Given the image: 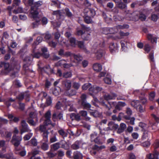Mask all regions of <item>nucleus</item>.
Listing matches in <instances>:
<instances>
[{"instance_id":"43","label":"nucleus","mask_w":159,"mask_h":159,"mask_svg":"<svg viewBox=\"0 0 159 159\" xmlns=\"http://www.w3.org/2000/svg\"><path fill=\"white\" fill-rule=\"evenodd\" d=\"M82 156L80 152H77L75 154L73 157L74 159H79L80 157H82Z\"/></svg>"},{"instance_id":"49","label":"nucleus","mask_w":159,"mask_h":159,"mask_svg":"<svg viewBox=\"0 0 159 159\" xmlns=\"http://www.w3.org/2000/svg\"><path fill=\"white\" fill-rule=\"evenodd\" d=\"M32 136V133H30L26 135L23 138L25 140H29Z\"/></svg>"},{"instance_id":"10","label":"nucleus","mask_w":159,"mask_h":159,"mask_svg":"<svg viewBox=\"0 0 159 159\" xmlns=\"http://www.w3.org/2000/svg\"><path fill=\"white\" fill-rule=\"evenodd\" d=\"M62 85L66 90H69L71 86V82L70 80H66L62 81Z\"/></svg>"},{"instance_id":"38","label":"nucleus","mask_w":159,"mask_h":159,"mask_svg":"<svg viewBox=\"0 0 159 159\" xmlns=\"http://www.w3.org/2000/svg\"><path fill=\"white\" fill-rule=\"evenodd\" d=\"M109 48L111 52H112L116 49V47L114 43H111L110 45Z\"/></svg>"},{"instance_id":"23","label":"nucleus","mask_w":159,"mask_h":159,"mask_svg":"<svg viewBox=\"0 0 159 159\" xmlns=\"http://www.w3.org/2000/svg\"><path fill=\"white\" fill-rule=\"evenodd\" d=\"M77 44L78 47L83 50L84 51L86 52H87V50L85 46L84 45V43L83 42L79 41L77 42Z\"/></svg>"},{"instance_id":"29","label":"nucleus","mask_w":159,"mask_h":159,"mask_svg":"<svg viewBox=\"0 0 159 159\" xmlns=\"http://www.w3.org/2000/svg\"><path fill=\"white\" fill-rule=\"evenodd\" d=\"M5 141L3 140H0V148H3L2 149V151H6V147H5Z\"/></svg>"},{"instance_id":"64","label":"nucleus","mask_w":159,"mask_h":159,"mask_svg":"<svg viewBox=\"0 0 159 159\" xmlns=\"http://www.w3.org/2000/svg\"><path fill=\"white\" fill-rule=\"evenodd\" d=\"M70 42L72 45H75L76 42V40L75 38L71 37L70 38Z\"/></svg>"},{"instance_id":"44","label":"nucleus","mask_w":159,"mask_h":159,"mask_svg":"<svg viewBox=\"0 0 159 159\" xmlns=\"http://www.w3.org/2000/svg\"><path fill=\"white\" fill-rule=\"evenodd\" d=\"M80 86V84L76 82H74L73 83V87L76 90H78Z\"/></svg>"},{"instance_id":"9","label":"nucleus","mask_w":159,"mask_h":159,"mask_svg":"<svg viewBox=\"0 0 159 159\" xmlns=\"http://www.w3.org/2000/svg\"><path fill=\"white\" fill-rule=\"evenodd\" d=\"M102 89L101 87L96 86L90 87L89 88V90L90 94L92 95L93 93H97L98 92L102 90Z\"/></svg>"},{"instance_id":"40","label":"nucleus","mask_w":159,"mask_h":159,"mask_svg":"<svg viewBox=\"0 0 159 159\" xmlns=\"http://www.w3.org/2000/svg\"><path fill=\"white\" fill-rule=\"evenodd\" d=\"M52 102V99L51 97L50 96L47 97L46 99V103L48 106H50L51 105Z\"/></svg>"},{"instance_id":"3","label":"nucleus","mask_w":159,"mask_h":159,"mask_svg":"<svg viewBox=\"0 0 159 159\" xmlns=\"http://www.w3.org/2000/svg\"><path fill=\"white\" fill-rule=\"evenodd\" d=\"M84 17L85 22L87 24L91 23L92 20L91 17H93L95 15V11H86L84 12Z\"/></svg>"},{"instance_id":"41","label":"nucleus","mask_w":159,"mask_h":159,"mask_svg":"<svg viewBox=\"0 0 159 159\" xmlns=\"http://www.w3.org/2000/svg\"><path fill=\"white\" fill-rule=\"evenodd\" d=\"M29 142L33 146H35L37 145V140L35 138H32Z\"/></svg>"},{"instance_id":"8","label":"nucleus","mask_w":159,"mask_h":159,"mask_svg":"<svg viewBox=\"0 0 159 159\" xmlns=\"http://www.w3.org/2000/svg\"><path fill=\"white\" fill-rule=\"evenodd\" d=\"M20 0H14L13 2V3L12 6L11 7L10 6H8L7 10H11L12 9H14L13 10H16V8H14L15 7H18L20 4ZM20 9H17L16 10H23V8L19 7Z\"/></svg>"},{"instance_id":"25","label":"nucleus","mask_w":159,"mask_h":159,"mask_svg":"<svg viewBox=\"0 0 159 159\" xmlns=\"http://www.w3.org/2000/svg\"><path fill=\"white\" fill-rule=\"evenodd\" d=\"M131 105L132 106L135 108L138 107L140 105L139 101L135 100H134L131 102Z\"/></svg>"},{"instance_id":"33","label":"nucleus","mask_w":159,"mask_h":159,"mask_svg":"<svg viewBox=\"0 0 159 159\" xmlns=\"http://www.w3.org/2000/svg\"><path fill=\"white\" fill-rule=\"evenodd\" d=\"M44 125H40L39 127V130L41 132H44L47 131H48L46 129V126L48 125H45L44 124Z\"/></svg>"},{"instance_id":"24","label":"nucleus","mask_w":159,"mask_h":159,"mask_svg":"<svg viewBox=\"0 0 159 159\" xmlns=\"http://www.w3.org/2000/svg\"><path fill=\"white\" fill-rule=\"evenodd\" d=\"M90 34L88 32H84V34L82 35V39L84 40H88L90 39Z\"/></svg>"},{"instance_id":"6","label":"nucleus","mask_w":159,"mask_h":159,"mask_svg":"<svg viewBox=\"0 0 159 159\" xmlns=\"http://www.w3.org/2000/svg\"><path fill=\"white\" fill-rule=\"evenodd\" d=\"M20 125V129L21 134H22L24 132H28L29 131V129L28 127V125L25 120L21 121Z\"/></svg>"},{"instance_id":"12","label":"nucleus","mask_w":159,"mask_h":159,"mask_svg":"<svg viewBox=\"0 0 159 159\" xmlns=\"http://www.w3.org/2000/svg\"><path fill=\"white\" fill-rule=\"evenodd\" d=\"M159 155V152L157 150H155L153 151L152 154L149 153L147 155V157L148 159H158Z\"/></svg>"},{"instance_id":"39","label":"nucleus","mask_w":159,"mask_h":159,"mask_svg":"<svg viewBox=\"0 0 159 159\" xmlns=\"http://www.w3.org/2000/svg\"><path fill=\"white\" fill-rule=\"evenodd\" d=\"M15 101V100L12 99L11 98H10L5 101V103L7 106L9 107L11 105L10 102H14Z\"/></svg>"},{"instance_id":"57","label":"nucleus","mask_w":159,"mask_h":159,"mask_svg":"<svg viewBox=\"0 0 159 159\" xmlns=\"http://www.w3.org/2000/svg\"><path fill=\"white\" fill-rule=\"evenodd\" d=\"M126 112L129 116H130L132 113V111L131 109L129 107H127L126 109Z\"/></svg>"},{"instance_id":"30","label":"nucleus","mask_w":159,"mask_h":159,"mask_svg":"<svg viewBox=\"0 0 159 159\" xmlns=\"http://www.w3.org/2000/svg\"><path fill=\"white\" fill-rule=\"evenodd\" d=\"M117 26L118 30L119 29H128L129 28V25L127 24H125L123 25H119Z\"/></svg>"},{"instance_id":"45","label":"nucleus","mask_w":159,"mask_h":159,"mask_svg":"<svg viewBox=\"0 0 159 159\" xmlns=\"http://www.w3.org/2000/svg\"><path fill=\"white\" fill-rule=\"evenodd\" d=\"M76 91L75 90L72 89L70 92H68L67 95L70 96H73L76 95Z\"/></svg>"},{"instance_id":"7","label":"nucleus","mask_w":159,"mask_h":159,"mask_svg":"<svg viewBox=\"0 0 159 159\" xmlns=\"http://www.w3.org/2000/svg\"><path fill=\"white\" fill-rule=\"evenodd\" d=\"M117 26L110 28H105L103 30V33L105 34H114L118 32Z\"/></svg>"},{"instance_id":"58","label":"nucleus","mask_w":159,"mask_h":159,"mask_svg":"<svg viewBox=\"0 0 159 159\" xmlns=\"http://www.w3.org/2000/svg\"><path fill=\"white\" fill-rule=\"evenodd\" d=\"M142 131H143V138L146 139L148 136V131L147 130H145L143 129Z\"/></svg>"},{"instance_id":"31","label":"nucleus","mask_w":159,"mask_h":159,"mask_svg":"<svg viewBox=\"0 0 159 159\" xmlns=\"http://www.w3.org/2000/svg\"><path fill=\"white\" fill-rule=\"evenodd\" d=\"M48 144L46 142L42 143L41 146V148L42 150L44 151L48 149Z\"/></svg>"},{"instance_id":"17","label":"nucleus","mask_w":159,"mask_h":159,"mask_svg":"<svg viewBox=\"0 0 159 159\" xmlns=\"http://www.w3.org/2000/svg\"><path fill=\"white\" fill-rule=\"evenodd\" d=\"M105 53L104 51L102 49H99L97 50L96 53V55L97 58L98 59H100L102 57Z\"/></svg>"},{"instance_id":"56","label":"nucleus","mask_w":159,"mask_h":159,"mask_svg":"<svg viewBox=\"0 0 159 159\" xmlns=\"http://www.w3.org/2000/svg\"><path fill=\"white\" fill-rule=\"evenodd\" d=\"M73 54L69 52H65L64 55L63 57H72Z\"/></svg>"},{"instance_id":"55","label":"nucleus","mask_w":159,"mask_h":159,"mask_svg":"<svg viewBox=\"0 0 159 159\" xmlns=\"http://www.w3.org/2000/svg\"><path fill=\"white\" fill-rule=\"evenodd\" d=\"M98 136H97V134L95 132H94L91 135V140L92 142H93V141L96 138H97V137Z\"/></svg>"},{"instance_id":"5","label":"nucleus","mask_w":159,"mask_h":159,"mask_svg":"<svg viewBox=\"0 0 159 159\" xmlns=\"http://www.w3.org/2000/svg\"><path fill=\"white\" fill-rule=\"evenodd\" d=\"M22 139L21 136H17L15 134L13 135L11 142L15 147H18L20 145Z\"/></svg>"},{"instance_id":"11","label":"nucleus","mask_w":159,"mask_h":159,"mask_svg":"<svg viewBox=\"0 0 159 159\" xmlns=\"http://www.w3.org/2000/svg\"><path fill=\"white\" fill-rule=\"evenodd\" d=\"M51 116V111L50 110H48L45 114L44 115V117L45 118V120L44 122V124L45 125H48L49 124L51 123L50 120V117Z\"/></svg>"},{"instance_id":"62","label":"nucleus","mask_w":159,"mask_h":159,"mask_svg":"<svg viewBox=\"0 0 159 159\" xmlns=\"http://www.w3.org/2000/svg\"><path fill=\"white\" fill-rule=\"evenodd\" d=\"M48 44L50 46L53 48H55L57 45V43L53 41H51L48 43Z\"/></svg>"},{"instance_id":"19","label":"nucleus","mask_w":159,"mask_h":159,"mask_svg":"<svg viewBox=\"0 0 159 159\" xmlns=\"http://www.w3.org/2000/svg\"><path fill=\"white\" fill-rule=\"evenodd\" d=\"M117 7L121 9H127V4L122 2L121 1L117 4H116Z\"/></svg>"},{"instance_id":"13","label":"nucleus","mask_w":159,"mask_h":159,"mask_svg":"<svg viewBox=\"0 0 159 159\" xmlns=\"http://www.w3.org/2000/svg\"><path fill=\"white\" fill-rule=\"evenodd\" d=\"M63 61H66L65 60H60L58 62V64L60 66H63V68L66 69H68L71 67L74 66L75 65L73 64L72 62L68 64L66 63H63Z\"/></svg>"},{"instance_id":"16","label":"nucleus","mask_w":159,"mask_h":159,"mask_svg":"<svg viewBox=\"0 0 159 159\" xmlns=\"http://www.w3.org/2000/svg\"><path fill=\"white\" fill-rule=\"evenodd\" d=\"M126 128V126L125 124L124 123H121L117 130V133L120 134L123 132Z\"/></svg>"},{"instance_id":"18","label":"nucleus","mask_w":159,"mask_h":159,"mask_svg":"<svg viewBox=\"0 0 159 159\" xmlns=\"http://www.w3.org/2000/svg\"><path fill=\"white\" fill-rule=\"evenodd\" d=\"M79 113L84 118V119L86 121H88L90 120V118L87 116V111L84 110L81 111L79 112Z\"/></svg>"},{"instance_id":"34","label":"nucleus","mask_w":159,"mask_h":159,"mask_svg":"<svg viewBox=\"0 0 159 159\" xmlns=\"http://www.w3.org/2000/svg\"><path fill=\"white\" fill-rule=\"evenodd\" d=\"M43 70L47 74H48L50 72H52V69L50 68L49 66L43 67Z\"/></svg>"},{"instance_id":"51","label":"nucleus","mask_w":159,"mask_h":159,"mask_svg":"<svg viewBox=\"0 0 159 159\" xmlns=\"http://www.w3.org/2000/svg\"><path fill=\"white\" fill-rule=\"evenodd\" d=\"M155 95V93L154 92H152L149 95V99L150 100L152 101L153 100Z\"/></svg>"},{"instance_id":"22","label":"nucleus","mask_w":159,"mask_h":159,"mask_svg":"<svg viewBox=\"0 0 159 159\" xmlns=\"http://www.w3.org/2000/svg\"><path fill=\"white\" fill-rule=\"evenodd\" d=\"M102 105L103 106H104L108 110H110L112 107L115 106L116 102H108V103L110 105V106L108 107L106 104L104 102H102Z\"/></svg>"},{"instance_id":"63","label":"nucleus","mask_w":159,"mask_h":159,"mask_svg":"<svg viewBox=\"0 0 159 159\" xmlns=\"http://www.w3.org/2000/svg\"><path fill=\"white\" fill-rule=\"evenodd\" d=\"M105 82L107 84H110L111 83V80L109 78L106 77L104 79Z\"/></svg>"},{"instance_id":"27","label":"nucleus","mask_w":159,"mask_h":159,"mask_svg":"<svg viewBox=\"0 0 159 159\" xmlns=\"http://www.w3.org/2000/svg\"><path fill=\"white\" fill-rule=\"evenodd\" d=\"M105 148V146L104 145L98 146L97 145H95L93 148L92 150H96L97 151H99L101 150V149H104Z\"/></svg>"},{"instance_id":"48","label":"nucleus","mask_w":159,"mask_h":159,"mask_svg":"<svg viewBox=\"0 0 159 159\" xmlns=\"http://www.w3.org/2000/svg\"><path fill=\"white\" fill-rule=\"evenodd\" d=\"M71 148L73 149L76 150L79 148V145L78 144L75 143L71 145Z\"/></svg>"},{"instance_id":"46","label":"nucleus","mask_w":159,"mask_h":159,"mask_svg":"<svg viewBox=\"0 0 159 159\" xmlns=\"http://www.w3.org/2000/svg\"><path fill=\"white\" fill-rule=\"evenodd\" d=\"M151 47L149 44H145L144 46V50L147 52H148L151 50Z\"/></svg>"},{"instance_id":"42","label":"nucleus","mask_w":159,"mask_h":159,"mask_svg":"<svg viewBox=\"0 0 159 159\" xmlns=\"http://www.w3.org/2000/svg\"><path fill=\"white\" fill-rule=\"evenodd\" d=\"M63 76L65 78H70L72 76V74L70 72H66L63 73Z\"/></svg>"},{"instance_id":"54","label":"nucleus","mask_w":159,"mask_h":159,"mask_svg":"<svg viewBox=\"0 0 159 159\" xmlns=\"http://www.w3.org/2000/svg\"><path fill=\"white\" fill-rule=\"evenodd\" d=\"M36 114L35 111L31 112L29 114V116L30 118H34L36 117Z\"/></svg>"},{"instance_id":"32","label":"nucleus","mask_w":159,"mask_h":159,"mask_svg":"<svg viewBox=\"0 0 159 159\" xmlns=\"http://www.w3.org/2000/svg\"><path fill=\"white\" fill-rule=\"evenodd\" d=\"M58 132L63 138L66 137L67 135V133L62 129L59 130Z\"/></svg>"},{"instance_id":"20","label":"nucleus","mask_w":159,"mask_h":159,"mask_svg":"<svg viewBox=\"0 0 159 159\" xmlns=\"http://www.w3.org/2000/svg\"><path fill=\"white\" fill-rule=\"evenodd\" d=\"M93 68L94 70L98 72L102 70V66L100 64L96 63L93 65Z\"/></svg>"},{"instance_id":"36","label":"nucleus","mask_w":159,"mask_h":159,"mask_svg":"<svg viewBox=\"0 0 159 159\" xmlns=\"http://www.w3.org/2000/svg\"><path fill=\"white\" fill-rule=\"evenodd\" d=\"M43 136L45 142H47L48 141V135L49 134V132L48 131H47L45 132H43Z\"/></svg>"},{"instance_id":"26","label":"nucleus","mask_w":159,"mask_h":159,"mask_svg":"<svg viewBox=\"0 0 159 159\" xmlns=\"http://www.w3.org/2000/svg\"><path fill=\"white\" fill-rule=\"evenodd\" d=\"M90 114L94 117H98L101 116V114L96 110H94L93 111L90 112Z\"/></svg>"},{"instance_id":"50","label":"nucleus","mask_w":159,"mask_h":159,"mask_svg":"<svg viewBox=\"0 0 159 159\" xmlns=\"http://www.w3.org/2000/svg\"><path fill=\"white\" fill-rule=\"evenodd\" d=\"M91 86V84L89 83L85 84L82 86V89L83 90H85Z\"/></svg>"},{"instance_id":"21","label":"nucleus","mask_w":159,"mask_h":159,"mask_svg":"<svg viewBox=\"0 0 159 159\" xmlns=\"http://www.w3.org/2000/svg\"><path fill=\"white\" fill-rule=\"evenodd\" d=\"M81 105L84 108L86 109H89L91 107V104L87 102L86 101L82 102Z\"/></svg>"},{"instance_id":"59","label":"nucleus","mask_w":159,"mask_h":159,"mask_svg":"<svg viewBox=\"0 0 159 159\" xmlns=\"http://www.w3.org/2000/svg\"><path fill=\"white\" fill-rule=\"evenodd\" d=\"M32 60V58L29 56H27L25 57L24 59V61L26 62L30 63Z\"/></svg>"},{"instance_id":"47","label":"nucleus","mask_w":159,"mask_h":159,"mask_svg":"<svg viewBox=\"0 0 159 159\" xmlns=\"http://www.w3.org/2000/svg\"><path fill=\"white\" fill-rule=\"evenodd\" d=\"M33 57H35L37 58H39L41 56V53L40 52H33L32 54Z\"/></svg>"},{"instance_id":"35","label":"nucleus","mask_w":159,"mask_h":159,"mask_svg":"<svg viewBox=\"0 0 159 159\" xmlns=\"http://www.w3.org/2000/svg\"><path fill=\"white\" fill-rule=\"evenodd\" d=\"M136 7H138L141 6H143L145 4L143 0L141 1H136L134 2Z\"/></svg>"},{"instance_id":"61","label":"nucleus","mask_w":159,"mask_h":159,"mask_svg":"<svg viewBox=\"0 0 159 159\" xmlns=\"http://www.w3.org/2000/svg\"><path fill=\"white\" fill-rule=\"evenodd\" d=\"M80 98L81 99V102H85L86 101L87 95L85 94H82L80 97Z\"/></svg>"},{"instance_id":"14","label":"nucleus","mask_w":159,"mask_h":159,"mask_svg":"<svg viewBox=\"0 0 159 159\" xmlns=\"http://www.w3.org/2000/svg\"><path fill=\"white\" fill-rule=\"evenodd\" d=\"M116 96V95L114 93H111L110 94L106 93L103 96L104 99L107 100L114 99Z\"/></svg>"},{"instance_id":"28","label":"nucleus","mask_w":159,"mask_h":159,"mask_svg":"<svg viewBox=\"0 0 159 159\" xmlns=\"http://www.w3.org/2000/svg\"><path fill=\"white\" fill-rule=\"evenodd\" d=\"M60 148V143H57L52 144L51 146V148L54 151H56Z\"/></svg>"},{"instance_id":"53","label":"nucleus","mask_w":159,"mask_h":159,"mask_svg":"<svg viewBox=\"0 0 159 159\" xmlns=\"http://www.w3.org/2000/svg\"><path fill=\"white\" fill-rule=\"evenodd\" d=\"M26 154V152L25 150H23L20 151V152H16V154L20 155L21 157H24L25 155Z\"/></svg>"},{"instance_id":"37","label":"nucleus","mask_w":159,"mask_h":159,"mask_svg":"<svg viewBox=\"0 0 159 159\" xmlns=\"http://www.w3.org/2000/svg\"><path fill=\"white\" fill-rule=\"evenodd\" d=\"M72 57H74V59L78 62L80 61L82 59V57L80 56L76 55L74 54H73Z\"/></svg>"},{"instance_id":"2","label":"nucleus","mask_w":159,"mask_h":159,"mask_svg":"<svg viewBox=\"0 0 159 159\" xmlns=\"http://www.w3.org/2000/svg\"><path fill=\"white\" fill-rule=\"evenodd\" d=\"M27 5L30 7V10H38L43 5V2L41 1L34 2V0H28Z\"/></svg>"},{"instance_id":"60","label":"nucleus","mask_w":159,"mask_h":159,"mask_svg":"<svg viewBox=\"0 0 159 159\" xmlns=\"http://www.w3.org/2000/svg\"><path fill=\"white\" fill-rule=\"evenodd\" d=\"M128 157L129 159H136V157L133 153H130L129 154Z\"/></svg>"},{"instance_id":"52","label":"nucleus","mask_w":159,"mask_h":159,"mask_svg":"<svg viewBox=\"0 0 159 159\" xmlns=\"http://www.w3.org/2000/svg\"><path fill=\"white\" fill-rule=\"evenodd\" d=\"M158 18V16L156 14H153L151 15V20L153 21L156 22L157 21Z\"/></svg>"},{"instance_id":"1","label":"nucleus","mask_w":159,"mask_h":159,"mask_svg":"<svg viewBox=\"0 0 159 159\" xmlns=\"http://www.w3.org/2000/svg\"><path fill=\"white\" fill-rule=\"evenodd\" d=\"M2 67H3V69L1 72V74L2 75H7L13 69L12 66L9 63L1 61L0 62V68Z\"/></svg>"},{"instance_id":"4","label":"nucleus","mask_w":159,"mask_h":159,"mask_svg":"<svg viewBox=\"0 0 159 159\" xmlns=\"http://www.w3.org/2000/svg\"><path fill=\"white\" fill-rule=\"evenodd\" d=\"M30 16L31 17L36 20V22L33 23V25H34L35 23L37 24L38 22H39L42 17V16L39 15V13L37 11H30Z\"/></svg>"},{"instance_id":"15","label":"nucleus","mask_w":159,"mask_h":159,"mask_svg":"<svg viewBox=\"0 0 159 159\" xmlns=\"http://www.w3.org/2000/svg\"><path fill=\"white\" fill-rule=\"evenodd\" d=\"M139 19H140L141 21H144L146 19V16L144 14L141 13L139 14V16L136 15L133 18V20L135 21L138 20Z\"/></svg>"}]
</instances>
